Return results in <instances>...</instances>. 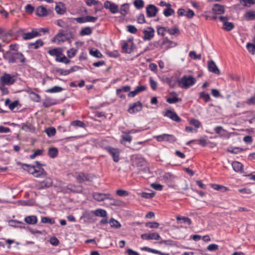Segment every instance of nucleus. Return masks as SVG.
<instances>
[{"mask_svg":"<svg viewBox=\"0 0 255 255\" xmlns=\"http://www.w3.org/2000/svg\"><path fill=\"white\" fill-rule=\"evenodd\" d=\"M43 166H45V164H41L38 161H35V164L33 165L27 164H22V168L24 170L37 178L44 177L47 175L46 172L42 167Z\"/></svg>","mask_w":255,"mask_h":255,"instance_id":"nucleus-1","label":"nucleus"},{"mask_svg":"<svg viewBox=\"0 0 255 255\" xmlns=\"http://www.w3.org/2000/svg\"><path fill=\"white\" fill-rule=\"evenodd\" d=\"M3 57L8 63L13 64L17 62L24 63L25 58L24 55L19 52H11L7 51L3 53Z\"/></svg>","mask_w":255,"mask_h":255,"instance_id":"nucleus-2","label":"nucleus"},{"mask_svg":"<svg viewBox=\"0 0 255 255\" xmlns=\"http://www.w3.org/2000/svg\"><path fill=\"white\" fill-rule=\"evenodd\" d=\"M74 35L72 32L67 33L63 30H60L59 32L53 37L52 41L57 42V44L63 43L66 41L70 42V39H73Z\"/></svg>","mask_w":255,"mask_h":255,"instance_id":"nucleus-3","label":"nucleus"},{"mask_svg":"<svg viewBox=\"0 0 255 255\" xmlns=\"http://www.w3.org/2000/svg\"><path fill=\"white\" fill-rule=\"evenodd\" d=\"M196 80L191 76L185 75L178 81V86L182 88L187 89L195 84Z\"/></svg>","mask_w":255,"mask_h":255,"instance_id":"nucleus-4","label":"nucleus"},{"mask_svg":"<svg viewBox=\"0 0 255 255\" xmlns=\"http://www.w3.org/2000/svg\"><path fill=\"white\" fill-rule=\"evenodd\" d=\"M93 198L99 202L103 201L106 199H109L112 201L111 203V205H116V202L115 199L113 198V196L109 193L104 194L98 192H95L93 193Z\"/></svg>","mask_w":255,"mask_h":255,"instance_id":"nucleus-5","label":"nucleus"},{"mask_svg":"<svg viewBox=\"0 0 255 255\" xmlns=\"http://www.w3.org/2000/svg\"><path fill=\"white\" fill-rule=\"evenodd\" d=\"M167 43H169V45L167 46V48H169L173 46V45H175L174 42L170 41L167 39V38H165L162 41H154L152 43H151L149 44L150 46H152V47L151 48V50H153L155 48H159L161 49L163 45L166 44Z\"/></svg>","mask_w":255,"mask_h":255,"instance_id":"nucleus-6","label":"nucleus"},{"mask_svg":"<svg viewBox=\"0 0 255 255\" xmlns=\"http://www.w3.org/2000/svg\"><path fill=\"white\" fill-rule=\"evenodd\" d=\"M15 76H11L9 74L4 73L2 76L0 78V83L1 86L11 85L15 82Z\"/></svg>","mask_w":255,"mask_h":255,"instance_id":"nucleus-7","label":"nucleus"},{"mask_svg":"<svg viewBox=\"0 0 255 255\" xmlns=\"http://www.w3.org/2000/svg\"><path fill=\"white\" fill-rule=\"evenodd\" d=\"M105 149L112 156L113 160L115 162H119L120 160V150L119 149L109 146L106 147Z\"/></svg>","mask_w":255,"mask_h":255,"instance_id":"nucleus-8","label":"nucleus"},{"mask_svg":"<svg viewBox=\"0 0 255 255\" xmlns=\"http://www.w3.org/2000/svg\"><path fill=\"white\" fill-rule=\"evenodd\" d=\"M156 139L159 142L162 141H169L171 143L173 142L176 140V138L172 134H169L164 133L161 135H157L155 137Z\"/></svg>","mask_w":255,"mask_h":255,"instance_id":"nucleus-9","label":"nucleus"},{"mask_svg":"<svg viewBox=\"0 0 255 255\" xmlns=\"http://www.w3.org/2000/svg\"><path fill=\"white\" fill-rule=\"evenodd\" d=\"M142 108V105L140 101L130 104L129 105L128 112L130 114H134L140 111Z\"/></svg>","mask_w":255,"mask_h":255,"instance_id":"nucleus-10","label":"nucleus"},{"mask_svg":"<svg viewBox=\"0 0 255 255\" xmlns=\"http://www.w3.org/2000/svg\"><path fill=\"white\" fill-rule=\"evenodd\" d=\"M163 116L164 117L170 118L173 121L176 122L177 123H179L182 121L181 119L174 111H171L170 110H166L165 113L163 114Z\"/></svg>","mask_w":255,"mask_h":255,"instance_id":"nucleus-11","label":"nucleus"},{"mask_svg":"<svg viewBox=\"0 0 255 255\" xmlns=\"http://www.w3.org/2000/svg\"><path fill=\"white\" fill-rule=\"evenodd\" d=\"M104 6L105 8L109 9L112 13L115 14L119 11L118 5L109 0H107L105 2Z\"/></svg>","mask_w":255,"mask_h":255,"instance_id":"nucleus-12","label":"nucleus"},{"mask_svg":"<svg viewBox=\"0 0 255 255\" xmlns=\"http://www.w3.org/2000/svg\"><path fill=\"white\" fill-rule=\"evenodd\" d=\"M41 33L36 29L33 28L31 32L23 33L22 36L23 39L28 40L35 37L41 36Z\"/></svg>","mask_w":255,"mask_h":255,"instance_id":"nucleus-13","label":"nucleus"},{"mask_svg":"<svg viewBox=\"0 0 255 255\" xmlns=\"http://www.w3.org/2000/svg\"><path fill=\"white\" fill-rule=\"evenodd\" d=\"M98 19V17H94L90 15L79 17L75 18L76 21L80 23H86L88 22H95Z\"/></svg>","mask_w":255,"mask_h":255,"instance_id":"nucleus-14","label":"nucleus"},{"mask_svg":"<svg viewBox=\"0 0 255 255\" xmlns=\"http://www.w3.org/2000/svg\"><path fill=\"white\" fill-rule=\"evenodd\" d=\"M146 15L148 17L155 16L158 11L157 7L153 4H149L146 7Z\"/></svg>","mask_w":255,"mask_h":255,"instance_id":"nucleus-15","label":"nucleus"},{"mask_svg":"<svg viewBox=\"0 0 255 255\" xmlns=\"http://www.w3.org/2000/svg\"><path fill=\"white\" fill-rule=\"evenodd\" d=\"M76 180L79 183H81L85 181H91L92 179V177L89 174H85L83 172H80L76 176Z\"/></svg>","mask_w":255,"mask_h":255,"instance_id":"nucleus-16","label":"nucleus"},{"mask_svg":"<svg viewBox=\"0 0 255 255\" xmlns=\"http://www.w3.org/2000/svg\"><path fill=\"white\" fill-rule=\"evenodd\" d=\"M144 35L142 37L144 40H150L154 36V30L151 27H148L147 30H144L143 31Z\"/></svg>","mask_w":255,"mask_h":255,"instance_id":"nucleus-17","label":"nucleus"},{"mask_svg":"<svg viewBox=\"0 0 255 255\" xmlns=\"http://www.w3.org/2000/svg\"><path fill=\"white\" fill-rule=\"evenodd\" d=\"M141 238L142 239L145 240H159L160 239V236L157 233H152L149 234H143L141 235Z\"/></svg>","mask_w":255,"mask_h":255,"instance_id":"nucleus-18","label":"nucleus"},{"mask_svg":"<svg viewBox=\"0 0 255 255\" xmlns=\"http://www.w3.org/2000/svg\"><path fill=\"white\" fill-rule=\"evenodd\" d=\"M208 70L217 75L220 74V71L217 67L216 63L213 60H210L208 62Z\"/></svg>","mask_w":255,"mask_h":255,"instance_id":"nucleus-19","label":"nucleus"},{"mask_svg":"<svg viewBox=\"0 0 255 255\" xmlns=\"http://www.w3.org/2000/svg\"><path fill=\"white\" fill-rule=\"evenodd\" d=\"M94 214L95 216L100 217L103 218H106L107 217V211L102 209H97L94 211H92L89 214V215Z\"/></svg>","mask_w":255,"mask_h":255,"instance_id":"nucleus-20","label":"nucleus"},{"mask_svg":"<svg viewBox=\"0 0 255 255\" xmlns=\"http://www.w3.org/2000/svg\"><path fill=\"white\" fill-rule=\"evenodd\" d=\"M145 89L146 87L145 86H137L134 91L128 93V96L129 97H134L139 93L145 90Z\"/></svg>","mask_w":255,"mask_h":255,"instance_id":"nucleus-21","label":"nucleus"},{"mask_svg":"<svg viewBox=\"0 0 255 255\" xmlns=\"http://www.w3.org/2000/svg\"><path fill=\"white\" fill-rule=\"evenodd\" d=\"M213 11L216 14H221L225 12L224 6L219 4H215L213 7Z\"/></svg>","mask_w":255,"mask_h":255,"instance_id":"nucleus-22","label":"nucleus"},{"mask_svg":"<svg viewBox=\"0 0 255 255\" xmlns=\"http://www.w3.org/2000/svg\"><path fill=\"white\" fill-rule=\"evenodd\" d=\"M9 226L13 227H17L19 228H26V227L25 226V224L17 221L16 220H10L9 221Z\"/></svg>","mask_w":255,"mask_h":255,"instance_id":"nucleus-23","label":"nucleus"},{"mask_svg":"<svg viewBox=\"0 0 255 255\" xmlns=\"http://www.w3.org/2000/svg\"><path fill=\"white\" fill-rule=\"evenodd\" d=\"M44 42L41 39H38L35 42L30 43L28 44V47L29 48L37 49L40 47L42 46Z\"/></svg>","mask_w":255,"mask_h":255,"instance_id":"nucleus-24","label":"nucleus"},{"mask_svg":"<svg viewBox=\"0 0 255 255\" xmlns=\"http://www.w3.org/2000/svg\"><path fill=\"white\" fill-rule=\"evenodd\" d=\"M232 167L236 172H240L242 173H244V170L243 169V165L241 162L236 161H234L232 163Z\"/></svg>","mask_w":255,"mask_h":255,"instance_id":"nucleus-25","label":"nucleus"},{"mask_svg":"<svg viewBox=\"0 0 255 255\" xmlns=\"http://www.w3.org/2000/svg\"><path fill=\"white\" fill-rule=\"evenodd\" d=\"M37 15L39 16H45L48 15V12L47 9L42 6H39L36 9Z\"/></svg>","mask_w":255,"mask_h":255,"instance_id":"nucleus-26","label":"nucleus"},{"mask_svg":"<svg viewBox=\"0 0 255 255\" xmlns=\"http://www.w3.org/2000/svg\"><path fill=\"white\" fill-rule=\"evenodd\" d=\"M52 185V181L50 178L46 179L40 183L39 188L44 189L50 187Z\"/></svg>","mask_w":255,"mask_h":255,"instance_id":"nucleus-27","label":"nucleus"},{"mask_svg":"<svg viewBox=\"0 0 255 255\" xmlns=\"http://www.w3.org/2000/svg\"><path fill=\"white\" fill-rule=\"evenodd\" d=\"M58 153V150L55 147H50L48 151V155L52 158L57 157Z\"/></svg>","mask_w":255,"mask_h":255,"instance_id":"nucleus-28","label":"nucleus"},{"mask_svg":"<svg viewBox=\"0 0 255 255\" xmlns=\"http://www.w3.org/2000/svg\"><path fill=\"white\" fill-rule=\"evenodd\" d=\"M24 221L28 224L34 225L37 223V218L35 216H29L24 218Z\"/></svg>","mask_w":255,"mask_h":255,"instance_id":"nucleus-29","label":"nucleus"},{"mask_svg":"<svg viewBox=\"0 0 255 255\" xmlns=\"http://www.w3.org/2000/svg\"><path fill=\"white\" fill-rule=\"evenodd\" d=\"M48 53L51 56H55L56 58L60 57L62 55V51L58 48H53L48 51Z\"/></svg>","mask_w":255,"mask_h":255,"instance_id":"nucleus-30","label":"nucleus"},{"mask_svg":"<svg viewBox=\"0 0 255 255\" xmlns=\"http://www.w3.org/2000/svg\"><path fill=\"white\" fill-rule=\"evenodd\" d=\"M128 9L129 4L126 3L121 5V8L119 11L122 15L125 16L128 13Z\"/></svg>","mask_w":255,"mask_h":255,"instance_id":"nucleus-31","label":"nucleus"},{"mask_svg":"<svg viewBox=\"0 0 255 255\" xmlns=\"http://www.w3.org/2000/svg\"><path fill=\"white\" fill-rule=\"evenodd\" d=\"M56 104L54 100L50 98H46L44 101L43 102V106L45 108H48L52 105H54Z\"/></svg>","mask_w":255,"mask_h":255,"instance_id":"nucleus-32","label":"nucleus"},{"mask_svg":"<svg viewBox=\"0 0 255 255\" xmlns=\"http://www.w3.org/2000/svg\"><path fill=\"white\" fill-rule=\"evenodd\" d=\"M64 90V89L59 86H54L49 88L45 91L46 92L49 93H59Z\"/></svg>","mask_w":255,"mask_h":255,"instance_id":"nucleus-33","label":"nucleus"},{"mask_svg":"<svg viewBox=\"0 0 255 255\" xmlns=\"http://www.w3.org/2000/svg\"><path fill=\"white\" fill-rule=\"evenodd\" d=\"M89 53L92 56L98 58H101L103 56L101 52L97 49H91Z\"/></svg>","mask_w":255,"mask_h":255,"instance_id":"nucleus-34","label":"nucleus"},{"mask_svg":"<svg viewBox=\"0 0 255 255\" xmlns=\"http://www.w3.org/2000/svg\"><path fill=\"white\" fill-rule=\"evenodd\" d=\"M92 33V30L90 27L83 28L80 32L81 36L89 35Z\"/></svg>","mask_w":255,"mask_h":255,"instance_id":"nucleus-35","label":"nucleus"},{"mask_svg":"<svg viewBox=\"0 0 255 255\" xmlns=\"http://www.w3.org/2000/svg\"><path fill=\"white\" fill-rule=\"evenodd\" d=\"M199 98L203 99L206 103L211 101V98L209 94L204 92L199 93Z\"/></svg>","mask_w":255,"mask_h":255,"instance_id":"nucleus-36","label":"nucleus"},{"mask_svg":"<svg viewBox=\"0 0 255 255\" xmlns=\"http://www.w3.org/2000/svg\"><path fill=\"white\" fill-rule=\"evenodd\" d=\"M166 101L169 104H175L181 101V99L178 98L177 96H173L172 97H168L166 98Z\"/></svg>","mask_w":255,"mask_h":255,"instance_id":"nucleus-37","label":"nucleus"},{"mask_svg":"<svg viewBox=\"0 0 255 255\" xmlns=\"http://www.w3.org/2000/svg\"><path fill=\"white\" fill-rule=\"evenodd\" d=\"M245 17L248 20L255 19V11H249L245 14Z\"/></svg>","mask_w":255,"mask_h":255,"instance_id":"nucleus-38","label":"nucleus"},{"mask_svg":"<svg viewBox=\"0 0 255 255\" xmlns=\"http://www.w3.org/2000/svg\"><path fill=\"white\" fill-rule=\"evenodd\" d=\"M109 223L110 224L111 227L112 228L119 229L121 227V225L120 222L113 218L110 220Z\"/></svg>","mask_w":255,"mask_h":255,"instance_id":"nucleus-39","label":"nucleus"},{"mask_svg":"<svg viewBox=\"0 0 255 255\" xmlns=\"http://www.w3.org/2000/svg\"><path fill=\"white\" fill-rule=\"evenodd\" d=\"M234 27L233 23L230 22H225L222 28L227 31L232 30Z\"/></svg>","mask_w":255,"mask_h":255,"instance_id":"nucleus-40","label":"nucleus"},{"mask_svg":"<svg viewBox=\"0 0 255 255\" xmlns=\"http://www.w3.org/2000/svg\"><path fill=\"white\" fill-rule=\"evenodd\" d=\"M174 10L171 6H167V8L163 11V14L166 17H168L174 13Z\"/></svg>","mask_w":255,"mask_h":255,"instance_id":"nucleus-41","label":"nucleus"},{"mask_svg":"<svg viewBox=\"0 0 255 255\" xmlns=\"http://www.w3.org/2000/svg\"><path fill=\"white\" fill-rule=\"evenodd\" d=\"M71 125L74 127H79L81 128H84L85 127V123L79 120L72 121L71 123Z\"/></svg>","mask_w":255,"mask_h":255,"instance_id":"nucleus-42","label":"nucleus"},{"mask_svg":"<svg viewBox=\"0 0 255 255\" xmlns=\"http://www.w3.org/2000/svg\"><path fill=\"white\" fill-rule=\"evenodd\" d=\"M41 222L43 223H48L50 225L55 224V221L52 218H50L48 217H43L41 218Z\"/></svg>","mask_w":255,"mask_h":255,"instance_id":"nucleus-43","label":"nucleus"},{"mask_svg":"<svg viewBox=\"0 0 255 255\" xmlns=\"http://www.w3.org/2000/svg\"><path fill=\"white\" fill-rule=\"evenodd\" d=\"M130 90V87L128 85L122 87L121 88L118 89L116 90V94H119L122 92H128Z\"/></svg>","mask_w":255,"mask_h":255,"instance_id":"nucleus-44","label":"nucleus"},{"mask_svg":"<svg viewBox=\"0 0 255 255\" xmlns=\"http://www.w3.org/2000/svg\"><path fill=\"white\" fill-rule=\"evenodd\" d=\"M246 47L248 51L252 54L254 55L255 54V46L254 44L248 43Z\"/></svg>","mask_w":255,"mask_h":255,"instance_id":"nucleus-45","label":"nucleus"},{"mask_svg":"<svg viewBox=\"0 0 255 255\" xmlns=\"http://www.w3.org/2000/svg\"><path fill=\"white\" fill-rule=\"evenodd\" d=\"M45 132L49 137H51L55 134L56 129L54 128L51 127L47 128Z\"/></svg>","mask_w":255,"mask_h":255,"instance_id":"nucleus-46","label":"nucleus"},{"mask_svg":"<svg viewBox=\"0 0 255 255\" xmlns=\"http://www.w3.org/2000/svg\"><path fill=\"white\" fill-rule=\"evenodd\" d=\"M31 99L35 102L39 103L41 101V97L39 95L36 94L34 92H31Z\"/></svg>","mask_w":255,"mask_h":255,"instance_id":"nucleus-47","label":"nucleus"},{"mask_svg":"<svg viewBox=\"0 0 255 255\" xmlns=\"http://www.w3.org/2000/svg\"><path fill=\"white\" fill-rule=\"evenodd\" d=\"M55 72L60 75L66 76L69 74V71L68 70H64L61 68H56L55 69Z\"/></svg>","mask_w":255,"mask_h":255,"instance_id":"nucleus-48","label":"nucleus"},{"mask_svg":"<svg viewBox=\"0 0 255 255\" xmlns=\"http://www.w3.org/2000/svg\"><path fill=\"white\" fill-rule=\"evenodd\" d=\"M133 4L136 8L140 9L143 7L144 1L142 0H135L133 2Z\"/></svg>","mask_w":255,"mask_h":255,"instance_id":"nucleus-49","label":"nucleus"},{"mask_svg":"<svg viewBox=\"0 0 255 255\" xmlns=\"http://www.w3.org/2000/svg\"><path fill=\"white\" fill-rule=\"evenodd\" d=\"M176 219L178 221L182 220L184 223H187L189 225L192 224L191 219L188 217L177 216Z\"/></svg>","mask_w":255,"mask_h":255,"instance_id":"nucleus-50","label":"nucleus"},{"mask_svg":"<svg viewBox=\"0 0 255 255\" xmlns=\"http://www.w3.org/2000/svg\"><path fill=\"white\" fill-rule=\"evenodd\" d=\"M167 32L171 35H174L180 33L179 29L177 27H175L173 28H167Z\"/></svg>","mask_w":255,"mask_h":255,"instance_id":"nucleus-51","label":"nucleus"},{"mask_svg":"<svg viewBox=\"0 0 255 255\" xmlns=\"http://www.w3.org/2000/svg\"><path fill=\"white\" fill-rule=\"evenodd\" d=\"M159 223L157 222H147L145 223V226L150 228H158L159 227Z\"/></svg>","mask_w":255,"mask_h":255,"instance_id":"nucleus-52","label":"nucleus"},{"mask_svg":"<svg viewBox=\"0 0 255 255\" xmlns=\"http://www.w3.org/2000/svg\"><path fill=\"white\" fill-rule=\"evenodd\" d=\"M189 123L190 125L194 126L196 128H199L201 126L200 122L195 119H192L190 121Z\"/></svg>","mask_w":255,"mask_h":255,"instance_id":"nucleus-53","label":"nucleus"},{"mask_svg":"<svg viewBox=\"0 0 255 255\" xmlns=\"http://www.w3.org/2000/svg\"><path fill=\"white\" fill-rule=\"evenodd\" d=\"M77 50L74 48H71L67 51V56L69 58H71L75 56Z\"/></svg>","mask_w":255,"mask_h":255,"instance_id":"nucleus-54","label":"nucleus"},{"mask_svg":"<svg viewBox=\"0 0 255 255\" xmlns=\"http://www.w3.org/2000/svg\"><path fill=\"white\" fill-rule=\"evenodd\" d=\"M188 189V186L187 182L185 181L182 182L180 185V188L178 189L180 192H182L184 191H186Z\"/></svg>","mask_w":255,"mask_h":255,"instance_id":"nucleus-55","label":"nucleus"},{"mask_svg":"<svg viewBox=\"0 0 255 255\" xmlns=\"http://www.w3.org/2000/svg\"><path fill=\"white\" fill-rule=\"evenodd\" d=\"M128 45L127 42H125L122 45V49L126 53L130 54L132 52L131 48L128 49Z\"/></svg>","mask_w":255,"mask_h":255,"instance_id":"nucleus-56","label":"nucleus"},{"mask_svg":"<svg viewBox=\"0 0 255 255\" xmlns=\"http://www.w3.org/2000/svg\"><path fill=\"white\" fill-rule=\"evenodd\" d=\"M241 3L243 2V5L245 6H250L251 4L255 3V0H240Z\"/></svg>","mask_w":255,"mask_h":255,"instance_id":"nucleus-57","label":"nucleus"},{"mask_svg":"<svg viewBox=\"0 0 255 255\" xmlns=\"http://www.w3.org/2000/svg\"><path fill=\"white\" fill-rule=\"evenodd\" d=\"M214 131L216 133L220 134L221 136H223L224 134L223 132H225V130L221 126H217L214 128Z\"/></svg>","mask_w":255,"mask_h":255,"instance_id":"nucleus-58","label":"nucleus"},{"mask_svg":"<svg viewBox=\"0 0 255 255\" xmlns=\"http://www.w3.org/2000/svg\"><path fill=\"white\" fill-rule=\"evenodd\" d=\"M189 55L191 58H192L194 60L201 59V54L197 55L196 54V52L194 51H190L189 52Z\"/></svg>","mask_w":255,"mask_h":255,"instance_id":"nucleus-59","label":"nucleus"},{"mask_svg":"<svg viewBox=\"0 0 255 255\" xmlns=\"http://www.w3.org/2000/svg\"><path fill=\"white\" fill-rule=\"evenodd\" d=\"M155 196V193H146V192H142L141 194V196L144 198L146 199H151L153 198Z\"/></svg>","mask_w":255,"mask_h":255,"instance_id":"nucleus-60","label":"nucleus"},{"mask_svg":"<svg viewBox=\"0 0 255 255\" xmlns=\"http://www.w3.org/2000/svg\"><path fill=\"white\" fill-rule=\"evenodd\" d=\"M116 194L120 197H125L128 195V192L126 190L119 189L117 190Z\"/></svg>","mask_w":255,"mask_h":255,"instance_id":"nucleus-61","label":"nucleus"},{"mask_svg":"<svg viewBox=\"0 0 255 255\" xmlns=\"http://www.w3.org/2000/svg\"><path fill=\"white\" fill-rule=\"evenodd\" d=\"M132 136L129 135V134L128 133V134L126 135H122V140H121V143H123V141L130 142L132 140Z\"/></svg>","mask_w":255,"mask_h":255,"instance_id":"nucleus-62","label":"nucleus"},{"mask_svg":"<svg viewBox=\"0 0 255 255\" xmlns=\"http://www.w3.org/2000/svg\"><path fill=\"white\" fill-rule=\"evenodd\" d=\"M149 83L151 89L153 90H155L157 87V82L155 81L152 78L150 77L149 79Z\"/></svg>","mask_w":255,"mask_h":255,"instance_id":"nucleus-63","label":"nucleus"},{"mask_svg":"<svg viewBox=\"0 0 255 255\" xmlns=\"http://www.w3.org/2000/svg\"><path fill=\"white\" fill-rule=\"evenodd\" d=\"M50 243L51 245L54 246H57L59 245V241L57 238L53 237L50 238Z\"/></svg>","mask_w":255,"mask_h":255,"instance_id":"nucleus-64","label":"nucleus"}]
</instances>
